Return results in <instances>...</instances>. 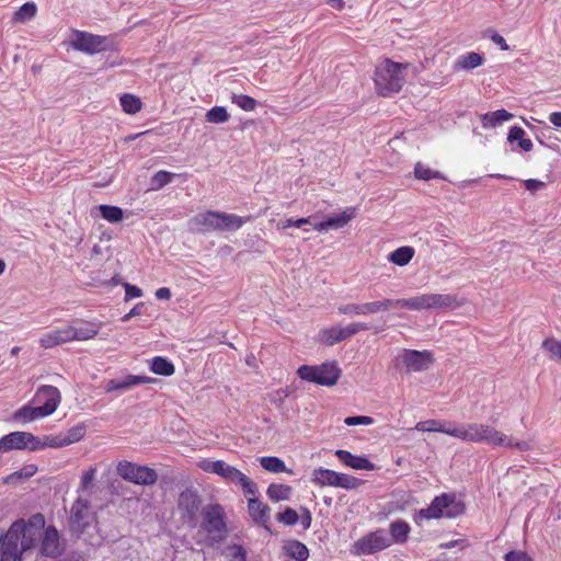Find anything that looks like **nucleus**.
Returning a JSON list of instances; mask_svg holds the SVG:
<instances>
[{
    "instance_id": "2eb2a0df",
    "label": "nucleus",
    "mask_w": 561,
    "mask_h": 561,
    "mask_svg": "<svg viewBox=\"0 0 561 561\" xmlns=\"http://www.w3.org/2000/svg\"><path fill=\"white\" fill-rule=\"evenodd\" d=\"M399 358L408 373L426 370L434 363L433 352L427 350H404Z\"/></svg>"
},
{
    "instance_id": "7c9ffc66",
    "label": "nucleus",
    "mask_w": 561,
    "mask_h": 561,
    "mask_svg": "<svg viewBox=\"0 0 561 561\" xmlns=\"http://www.w3.org/2000/svg\"><path fill=\"white\" fill-rule=\"evenodd\" d=\"M259 461H260L261 467L268 472H273V473L286 472V473L293 474V470L288 469L286 467L284 460H282L278 457L263 456V457L259 458Z\"/></svg>"
},
{
    "instance_id": "f03ea898",
    "label": "nucleus",
    "mask_w": 561,
    "mask_h": 561,
    "mask_svg": "<svg viewBox=\"0 0 561 561\" xmlns=\"http://www.w3.org/2000/svg\"><path fill=\"white\" fill-rule=\"evenodd\" d=\"M451 437L469 443H485L493 446L517 448L528 450L529 444L518 442L493 426L482 423H469L460 426H453Z\"/></svg>"
},
{
    "instance_id": "f704fd0d",
    "label": "nucleus",
    "mask_w": 561,
    "mask_h": 561,
    "mask_svg": "<svg viewBox=\"0 0 561 561\" xmlns=\"http://www.w3.org/2000/svg\"><path fill=\"white\" fill-rule=\"evenodd\" d=\"M414 253L412 247H400L390 253L389 261L399 266H404L413 259Z\"/></svg>"
},
{
    "instance_id": "c85d7f7f",
    "label": "nucleus",
    "mask_w": 561,
    "mask_h": 561,
    "mask_svg": "<svg viewBox=\"0 0 561 561\" xmlns=\"http://www.w3.org/2000/svg\"><path fill=\"white\" fill-rule=\"evenodd\" d=\"M150 370L160 376L169 377L175 371V367L171 360L163 356H154L150 359Z\"/></svg>"
},
{
    "instance_id": "4468645a",
    "label": "nucleus",
    "mask_w": 561,
    "mask_h": 561,
    "mask_svg": "<svg viewBox=\"0 0 561 561\" xmlns=\"http://www.w3.org/2000/svg\"><path fill=\"white\" fill-rule=\"evenodd\" d=\"M391 546V538L383 529H377L360 539L355 543L358 553L371 554L379 552Z\"/></svg>"
},
{
    "instance_id": "bb28decb",
    "label": "nucleus",
    "mask_w": 561,
    "mask_h": 561,
    "mask_svg": "<svg viewBox=\"0 0 561 561\" xmlns=\"http://www.w3.org/2000/svg\"><path fill=\"white\" fill-rule=\"evenodd\" d=\"M483 61H484L483 55L476 53V51H470V53L460 55L456 59V61L454 64V70L455 71L472 70L477 67H480L483 64Z\"/></svg>"
},
{
    "instance_id": "412c9836",
    "label": "nucleus",
    "mask_w": 561,
    "mask_h": 561,
    "mask_svg": "<svg viewBox=\"0 0 561 561\" xmlns=\"http://www.w3.org/2000/svg\"><path fill=\"white\" fill-rule=\"evenodd\" d=\"M153 381L154 379L148 376L127 375L122 379H111L106 381L104 389L106 392L121 391L130 389L138 385L151 383Z\"/></svg>"
},
{
    "instance_id": "4c0bfd02",
    "label": "nucleus",
    "mask_w": 561,
    "mask_h": 561,
    "mask_svg": "<svg viewBox=\"0 0 561 561\" xmlns=\"http://www.w3.org/2000/svg\"><path fill=\"white\" fill-rule=\"evenodd\" d=\"M101 216L108 222H119L123 220V209L112 205H100L99 207Z\"/></svg>"
},
{
    "instance_id": "dca6fc26",
    "label": "nucleus",
    "mask_w": 561,
    "mask_h": 561,
    "mask_svg": "<svg viewBox=\"0 0 561 561\" xmlns=\"http://www.w3.org/2000/svg\"><path fill=\"white\" fill-rule=\"evenodd\" d=\"M34 400L46 417L57 410L61 401V393L57 387L44 385L37 389Z\"/></svg>"
},
{
    "instance_id": "a18cd8bd",
    "label": "nucleus",
    "mask_w": 561,
    "mask_h": 561,
    "mask_svg": "<svg viewBox=\"0 0 561 561\" xmlns=\"http://www.w3.org/2000/svg\"><path fill=\"white\" fill-rule=\"evenodd\" d=\"M85 435V425L78 424L71 428H69L66 433H64V439L66 442V446H69L73 443L80 442Z\"/></svg>"
},
{
    "instance_id": "72a5a7b5",
    "label": "nucleus",
    "mask_w": 561,
    "mask_h": 561,
    "mask_svg": "<svg viewBox=\"0 0 561 561\" xmlns=\"http://www.w3.org/2000/svg\"><path fill=\"white\" fill-rule=\"evenodd\" d=\"M512 118L513 114H511L506 110H496L494 112L485 113L482 116V125L484 128H492Z\"/></svg>"
},
{
    "instance_id": "423d86ee",
    "label": "nucleus",
    "mask_w": 561,
    "mask_h": 561,
    "mask_svg": "<svg viewBox=\"0 0 561 561\" xmlns=\"http://www.w3.org/2000/svg\"><path fill=\"white\" fill-rule=\"evenodd\" d=\"M407 67L408 64L394 62L390 59H386L378 65L374 78L377 93L381 96H390L398 93L402 89L404 81L401 71Z\"/></svg>"
},
{
    "instance_id": "9b49d317",
    "label": "nucleus",
    "mask_w": 561,
    "mask_h": 561,
    "mask_svg": "<svg viewBox=\"0 0 561 561\" xmlns=\"http://www.w3.org/2000/svg\"><path fill=\"white\" fill-rule=\"evenodd\" d=\"M96 519L95 513L91 511L89 500L78 497L70 511L69 529L72 535L81 536L89 526Z\"/></svg>"
},
{
    "instance_id": "338daca9",
    "label": "nucleus",
    "mask_w": 561,
    "mask_h": 561,
    "mask_svg": "<svg viewBox=\"0 0 561 561\" xmlns=\"http://www.w3.org/2000/svg\"><path fill=\"white\" fill-rule=\"evenodd\" d=\"M336 456L346 465L351 466V451L348 450H337Z\"/></svg>"
},
{
    "instance_id": "5fc2aeb1",
    "label": "nucleus",
    "mask_w": 561,
    "mask_h": 561,
    "mask_svg": "<svg viewBox=\"0 0 561 561\" xmlns=\"http://www.w3.org/2000/svg\"><path fill=\"white\" fill-rule=\"evenodd\" d=\"M524 136H525V130L519 126H514L510 129L507 140L511 142H514V141L519 142L522 139L525 138Z\"/></svg>"
},
{
    "instance_id": "49530a36",
    "label": "nucleus",
    "mask_w": 561,
    "mask_h": 561,
    "mask_svg": "<svg viewBox=\"0 0 561 561\" xmlns=\"http://www.w3.org/2000/svg\"><path fill=\"white\" fill-rule=\"evenodd\" d=\"M231 101L233 104L248 112L254 111L257 105L255 99L245 94H233Z\"/></svg>"
},
{
    "instance_id": "7ed1b4c3",
    "label": "nucleus",
    "mask_w": 561,
    "mask_h": 561,
    "mask_svg": "<svg viewBox=\"0 0 561 561\" xmlns=\"http://www.w3.org/2000/svg\"><path fill=\"white\" fill-rule=\"evenodd\" d=\"M33 530L23 519L14 522L0 541V561H18L23 551L33 547Z\"/></svg>"
},
{
    "instance_id": "052dcab7",
    "label": "nucleus",
    "mask_w": 561,
    "mask_h": 561,
    "mask_svg": "<svg viewBox=\"0 0 561 561\" xmlns=\"http://www.w3.org/2000/svg\"><path fill=\"white\" fill-rule=\"evenodd\" d=\"M543 186H545L543 182L535 180V179H529V180L525 181V187L528 191H536V190H538L540 187H543Z\"/></svg>"
},
{
    "instance_id": "c9c22d12",
    "label": "nucleus",
    "mask_w": 561,
    "mask_h": 561,
    "mask_svg": "<svg viewBox=\"0 0 561 561\" xmlns=\"http://www.w3.org/2000/svg\"><path fill=\"white\" fill-rule=\"evenodd\" d=\"M14 417L23 422H31L37 419H43L45 417V415L43 414L38 405L31 407L28 404H25L15 412Z\"/></svg>"
},
{
    "instance_id": "a878e982",
    "label": "nucleus",
    "mask_w": 561,
    "mask_h": 561,
    "mask_svg": "<svg viewBox=\"0 0 561 561\" xmlns=\"http://www.w3.org/2000/svg\"><path fill=\"white\" fill-rule=\"evenodd\" d=\"M453 426H454V424L451 422L431 419V420L417 422L415 424V430L419 432L444 433L446 435L451 436Z\"/></svg>"
},
{
    "instance_id": "37998d69",
    "label": "nucleus",
    "mask_w": 561,
    "mask_h": 561,
    "mask_svg": "<svg viewBox=\"0 0 561 561\" xmlns=\"http://www.w3.org/2000/svg\"><path fill=\"white\" fill-rule=\"evenodd\" d=\"M222 556L225 561H245L247 552L242 546L232 545L228 546L224 551Z\"/></svg>"
},
{
    "instance_id": "1a4fd4ad",
    "label": "nucleus",
    "mask_w": 561,
    "mask_h": 561,
    "mask_svg": "<svg viewBox=\"0 0 561 561\" xmlns=\"http://www.w3.org/2000/svg\"><path fill=\"white\" fill-rule=\"evenodd\" d=\"M300 379L319 386H334L341 370L334 363H323L321 365H302L297 369Z\"/></svg>"
},
{
    "instance_id": "e2e57ef3",
    "label": "nucleus",
    "mask_w": 561,
    "mask_h": 561,
    "mask_svg": "<svg viewBox=\"0 0 561 561\" xmlns=\"http://www.w3.org/2000/svg\"><path fill=\"white\" fill-rule=\"evenodd\" d=\"M142 307V304H137L128 313H126L123 318H122V321L123 322H126L128 320L131 319V317H135V316H138L140 314V309Z\"/></svg>"
},
{
    "instance_id": "6ab92c4d",
    "label": "nucleus",
    "mask_w": 561,
    "mask_h": 561,
    "mask_svg": "<svg viewBox=\"0 0 561 561\" xmlns=\"http://www.w3.org/2000/svg\"><path fill=\"white\" fill-rule=\"evenodd\" d=\"M102 328V323L76 320L68 324L70 339L72 341H88L94 339Z\"/></svg>"
},
{
    "instance_id": "f8f14e48",
    "label": "nucleus",
    "mask_w": 561,
    "mask_h": 561,
    "mask_svg": "<svg viewBox=\"0 0 561 561\" xmlns=\"http://www.w3.org/2000/svg\"><path fill=\"white\" fill-rule=\"evenodd\" d=\"M73 38L70 42V46L75 50H79L89 55L105 51L107 46V36L95 35L89 32L73 30Z\"/></svg>"
},
{
    "instance_id": "20e7f679",
    "label": "nucleus",
    "mask_w": 561,
    "mask_h": 561,
    "mask_svg": "<svg viewBox=\"0 0 561 561\" xmlns=\"http://www.w3.org/2000/svg\"><path fill=\"white\" fill-rule=\"evenodd\" d=\"M250 219L251 217H240L236 214L207 210L195 215L187 224L191 231L206 233L211 231L238 230Z\"/></svg>"
},
{
    "instance_id": "6e6552de",
    "label": "nucleus",
    "mask_w": 561,
    "mask_h": 561,
    "mask_svg": "<svg viewBox=\"0 0 561 561\" xmlns=\"http://www.w3.org/2000/svg\"><path fill=\"white\" fill-rule=\"evenodd\" d=\"M465 513V504L456 501L455 494L443 493L434 497L428 507L419 512L420 517L425 519H438L443 516L455 518Z\"/></svg>"
},
{
    "instance_id": "13d9d810",
    "label": "nucleus",
    "mask_w": 561,
    "mask_h": 561,
    "mask_svg": "<svg viewBox=\"0 0 561 561\" xmlns=\"http://www.w3.org/2000/svg\"><path fill=\"white\" fill-rule=\"evenodd\" d=\"M491 39L494 44H496L502 50H508L510 49V46L507 45L505 38L497 34V33H494L492 36H491Z\"/></svg>"
},
{
    "instance_id": "a19ab883",
    "label": "nucleus",
    "mask_w": 561,
    "mask_h": 561,
    "mask_svg": "<svg viewBox=\"0 0 561 561\" xmlns=\"http://www.w3.org/2000/svg\"><path fill=\"white\" fill-rule=\"evenodd\" d=\"M348 218L347 217H331L320 222H316L313 225L314 230L324 231L329 229H337L346 225Z\"/></svg>"
},
{
    "instance_id": "6e6d98bb",
    "label": "nucleus",
    "mask_w": 561,
    "mask_h": 561,
    "mask_svg": "<svg viewBox=\"0 0 561 561\" xmlns=\"http://www.w3.org/2000/svg\"><path fill=\"white\" fill-rule=\"evenodd\" d=\"M37 471V467L35 465H27L23 467L20 471L14 472L12 476H16L19 478H31Z\"/></svg>"
},
{
    "instance_id": "680f3d73",
    "label": "nucleus",
    "mask_w": 561,
    "mask_h": 561,
    "mask_svg": "<svg viewBox=\"0 0 561 561\" xmlns=\"http://www.w3.org/2000/svg\"><path fill=\"white\" fill-rule=\"evenodd\" d=\"M374 419L370 416H353V426L355 425H371Z\"/></svg>"
},
{
    "instance_id": "b1692460",
    "label": "nucleus",
    "mask_w": 561,
    "mask_h": 561,
    "mask_svg": "<svg viewBox=\"0 0 561 561\" xmlns=\"http://www.w3.org/2000/svg\"><path fill=\"white\" fill-rule=\"evenodd\" d=\"M68 325L51 330L39 339L43 348H53L57 345L71 342Z\"/></svg>"
},
{
    "instance_id": "3c124183",
    "label": "nucleus",
    "mask_w": 561,
    "mask_h": 561,
    "mask_svg": "<svg viewBox=\"0 0 561 561\" xmlns=\"http://www.w3.org/2000/svg\"><path fill=\"white\" fill-rule=\"evenodd\" d=\"M374 470L375 465L367 458L353 455V470Z\"/></svg>"
},
{
    "instance_id": "473e14b6",
    "label": "nucleus",
    "mask_w": 561,
    "mask_h": 561,
    "mask_svg": "<svg viewBox=\"0 0 561 561\" xmlns=\"http://www.w3.org/2000/svg\"><path fill=\"white\" fill-rule=\"evenodd\" d=\"M293 489L290 485L271 483L267 486L266 495L272 502L287 501L290 499Z\"/></svg>"
},
{
    "instance_id": "cd10ccee",
    "label": "nucleus",
    "mask_w": 561,
    "mask_h": 561,
    "mask_svg": "<svg viewBox=\"0 0 561 561\" xmlns=\"http://www.w3.org/2000/svg\"><path fill=\"white\" fill-rule=\"evenodd\" d=\"M284 553L297 561H306L309 557L307 546L298 540H290L283 547Z\"/></svg>"
},
{
    "instance_id": "2f4dec72",
    "label": "nucleus",
    "mask_w": 561,
    "mask_h": 561,
    "mask_svg": "<svg viewBox=\"0 0 561 561\" xmlns=\"http://www.w3.org/2000/svg\"><path fill=\"white\" fill-rule=\"evenodd\" d=\"M66 446L64 439V433L44 435L42 439L36 436V443H34L33 449L41 450L44 448H61Z\"/></svg>"
},
{
    "instance_id": "09e8293b",
    "label": "nucleus",
    "mask_w": 561,
    "mask_h": 561,
    "mask_svg": "<svg viewBox=\"0 0 561 561\" xmlns=\"http://www.w3.org/2000/svg\"><path fill=\"white\" fill-rule=\"evenodd\" d=\"M276 519L284 525L294 526L298 523L299 515L294 508L287 507L283 513L277 514Z\"/></svg>"
},
{
    "instance_id": "774afa93",
    "label": "nucleus",
    "mask_w": 561,
    "mask_h": 561,
    "mask_svg": "<svg viewBox=\"0 0 561 561\" xmlns=\"http://www.w3.org/2000/svg\"><path fill=\"white\" fill-rule=\"evenodd\" d=\"M518 146L524 151H530L533 149V141L529 138H524L518 142Z\"/></svg>"
},
{
    "instance_id": "8fccbe9b",
    "label": "nucleus",
    "mask_w": 561,
    "mask_h": 561,
    "mask_svg": "<svg viewBox=\"0 0 561 561\" xmlns=\"http://www.w3.org/2000/svg\"><path fill=\"white\" fill-rule=\"evenodd\" d=\"M96 476V468L91 467L88 470H85L80 480V490L88 491L93 486L94 480Z\"/></svg>"
},
{
    "instance_id": "f3484780",
    "label": "nucleus",
    "mask_w": 561,
    "mask_h": 561,
    "mask_svg": "<svg viewBox=\"0 0 561 561\" xmlns=\"http://www.w3.org/2000/svg\"><path fill=\"white\" fill-rule=\"evenodd\" d=\"M36 436L28 432H12L0 438V453H9L13 449H28L34 451L33 446Z\"/></svg>"
},
{
    "instance_id": "603ef678",
    "label": "nucleus",
    "mask_w": 561,
    "mask_h": 561,
    "mask_svg": "<svg viewBox=\"0 0 561 561\" xmlns=\"http://www.w3.org/2000/svg\"><path fill=\"white\" fill-rule=\"evenodd\" d=\"M505 561H534L525 551H508L504 556Z\"/></svg>"
},
{
    "instance_id": "bf43d9fd",
    "label": "nucleus",
    "mask_w": 561,
    "mask_h": 561,
    "mask_svg": "<svg viewBox=\"0 0 561 561\" xmlns=\"http://www.w3.org/2000/svg\"><path fill=\"white\" fill-rule=\"evenodd\" d=\"M301 512H302V514H301V524H302L305 529H308L310 527L311 520H312L311 514H310L309 510L306 508V507H301Z\"/></svg>"
},
{
    "instance_id": "39448f33",
    "label": "nucleus",
    "mask_w": 561,
    "mask_h": 561,
    "mask_svg": "<svg viewBox=\"0 0 561 561\" xmlns=\"http://www.w3.org/2000/svg\"><path fill=\"white\" fill-rule=\"evenodd\" d=\"M196 465L204 472L217 474L228 482L240 485L244 496H256L259 493L257 485L251 478L224 460H210L204 458Z\"/></svg>"
},
{
    "instance_id": "e433bc0d",
    "label": "nucleus",
    "mask_w": 561,
    "mask_h": 561,
    "mask_svg": "<svg viewBox=\"0 0 561 561\" xmlns=\"http://www.w3.org/2000/svg\"><path fill=\"white\" fill-rule=\"evenodd\" d=\"M123 111L127 114H136L141 111L142 103L139 98L125 93L119 99Z\"/></svg>"
},
{
    "instance_id": "de8ad7c7",
    "label": "nucleus",
    "mask_w": 561,
    "mask_h": 561,
    "mask_svg": "<svg viewBox=\"0 0 561 561\" xmlns=\"http://www.w3.org/2000/svg\"><path fill=\"white\" fill-rule=\"evenodd\" d=\"M414 176L419 180L430 181L432 179H440L442 174L419 162L414 167Z\"/></svg>"
},
{
    "instance_id": "4d7b16f0",
    "label": "nucleus",
    "mask_w": 561,
    "mask_h": 561,
    "mask_svg": "<svg viewBox=\"0 0 561 561\" xmlns=\"http://www.w3.org/2000/svg\"><path fill=\"white\" fill-rule=\"evenodd\" d=\"M311 220H310V217H307V218H299V219H293V218H288L285 224H284V228H289V227H296V228H301L302 226L307 225V224H310Z\"/></svg>"
},
{
    "instance_id": "ddd939ff",
    "label": "nucleus",
    "mask_w": 561,
    "mask_h": 561,
    "mask_svg": "<svg viewBox=\"0 0 561 561\" xmlns=\"http://www.w3.org/2000/svg\"><path fill=\"white\" fill-rule=\"evenodd\" d=\"M202 527L215 541H219L225 537V513L219 504H211L205 508Z\"/></svg>"
},
{
    "instance_id": "58836bf2",
    "label": "nucleus",
    "mask_w": 561,
    "mask_h": 561,
    "mask_svg": "<svg viewBox=\"0 0 561 561\" xmlns=\"http://www.w3.org/2000/svg\"><path fill=\"white\" fill-rule=\"evenodd\" d=\"M205 118L208 123L222 124L229 121L230 114L224 106H214L207 111Z\"/></svg>"
},
{
    "instance_id": "9d476101",
    "label": "nucleus",
    "mask_w": 561,
    "mask_h": 561,
    "mask_svg": "<svg viewBox=\"0 0 561 561\" xmlns=\"http://www.w3.org/2000/svg\"><path fill=\"white\" fill-rule=\"evenodd\" d=\"M116 470L123 480L138 485H152L158 480L154 469L128 460L119 461Z\"/></svg>"
},
{
    "instance_id": "c03bdc74",
    "label": "nucleus",
    "mask_w": 561,
    "mask_h": 561,
    "mask_svg": "<svg viewBox=\"0 0 561 561\" xmlns=\"http://www.w3.org/2000/svg\"><path fill=\"white\" fill-rule=\"evenodd\" d=\"M542 348L549 353L551 359L561 360V341L556 337H547L542 342Z\"/></svg>"
},
{
    "instance_id": "0e129e2a",
    "label": "nucleus",
    "mask_w": 561,
    "mask_h": 561,
    "mask_svg": "<svg viewBox=\"0 0 561 561\" xmlns=\"http://www.w3.org/2000/svg\"><path fill=\"white\" fill-rule=\"evenodd\" d=\"M156 297L160 300H167L171 297V290L168 287H160L156 291Z\"/></svg>"
},
{
    "instance_id": "4be33fe9",
    "label": "nucleus",
    "mask_w": 561,
    "mask_h": 561,
    "mask_svg": "<svg viewBox=\"0 0 561 561\" xmlns=\"http://www.w3.org/2000/svg\"><path fill=\"white\" fill-rule=\"evenodd\" d=\"M248 499V511L251 518L259 525L267 528L270 520V507L253 495L245 496Z\"/></svg>"
},
{
    "instance_id": "a211bd4d",
    "label": "nucleus",
    "mask_w": 561,
    "mask_h": 561,
    "mask_svg": "<svg viewBox=\"0 0 561 561\" xmlns=\"http://www.w3.org/2000/svg\"><path fill=\"white\" fill-rule=\"evenodd\" d=\"M311 481L319 486L351 488V479L345 473H339L330 469L317 468L311 473Z\"/></svg>"
},
{
    "instance_id": "393cba45",
    "label": "nucleus",
    "mask_w": 561,
    "mask_h": 561,
    "mask_svg": "<svg viewBox=\"0 0 561 561\" xmlns=\"http://www.w3.org/2000/svg\"><path fill=\"white\" fill-rule=\"evenodd\" d=\"M201 501L196 492L192 490L182 491L179 495V507L185 511L190 517H194L199 510Z\"/></svg>"
},
{
    "instance_id": "0eeeda50",
    "label": "nucleus",
    "mask_w": 561,
    "mask_h": 561,
    "mask_svg": "<svg viewBox=\"0 0 561 561\" xmlns=\"http://www.w3.org/2000/svg\"><path fill=\"white\" fill-rule=\"evenodd\" d=\"M465 513V504L456 501L455 494L443 493L434 497L428 507L419 512L420 517L425 519H438L443 516L455 518Z\"/></svg>"
},
{
    "instance_id": "f257e3e1",
    "label": "nucleus",
    "mask_w": 561,
    "mask_h": 561,
    "mask_svg": "<svg viewBox=\"0 0 561 561\" xmlns=\"http://www.w3.org/2000/svg\"><path fill=\"white\" fill-rule=\"evenodd\" d=\"M459 306L457 298L449 294H423L411 298L383 299L379 301L353 305V313L371 314L388 311L394 307L409 310L445 309Z\"/></svg>"
},
{
    "instance_id": "5701e85b",
    "label": "nucleus",
    "mask_w": 561,
    "mask_h": 561,
    "mask_svg": "<svg viewBox=\"0 0 561 561\" xmlns=\"http://www.w3.org/2000/svg\"><path fill=\"white\" fill-rule=\"evenodd\" d=\"M351 335V328L332 327L319 331L317 341L321 344L332 346Z\"/></svg>"
},
{
    "instance_id": "aec40b11",
    "label": "nucleus",
    "mask_w": 561,
    "mask_h": 561,
    "mask_svg": "<svg viewBox=\"0 0 561 561\" xmlns=\"http://www.w3.org/2000/svg\"><path fill=\"white\" fill-rule=\"evenodd\" d=\"M62 547L60 545V538L58 530L55 526H48L44 530V535L41 541L42 554L50 558H56L62 553Z\"/></svg>"
},
{
    "instance_id": "c756f323",
    "label": "nucleus",
    "mask_w": 561,
    "mask_h": 561,
    "mask_svg": "<svg viewBox=\"0 0 561 561\" xmlns=\"http://www.w3.org/2000/svg\"><path fill=\"white\" fill-rule=\"evenodd\" d=\"M410 525L404 522V520H396V522H392L389 526V533H390V538H391V543L392 542H397V543H404L408 538H409V534H410Z\"/></svg>"
},
{
    "instance_id": "ea45409f",
    "label": "nucleus",
    "mask_w": 561,
    "mask_h": 561,
    "mask_svg": "<svg viewBox=\"0 0 561 561\" xmlns=\"http://www.w3.org/2000/svg\"><path fill=\"white\" fill-rule=\"evenodd\" d=\"M175 176V173L165 170L158 171L151 178V190L158 191L163 188L165 185L171 183Z\"/></svg>"
},
{
    "instance_id": "864d4df0",
    "label": "nucleus",
    "mask_w": 561,
    "mask_h": 561,
    "mask_svg": "<svg viewBox=\"0 0 561 561\" xmlns=\"http://www.w3.org/2000/svg\"><path fill=\"white\" fill-rule=\"evenodd\" d=\"M124 288H125V299L126 300H129L133 298H138V297L142 296V290L135 285L126 283L124 285Z\"/></svg>"
},
{
    "instance_id": "69168bd1",
    "label": "nucleus",
    "mask_w": 561,
    "mask_h": 561,
    "mask_svg": "<svg viewBox=\"0 0 561 561\" xmlns=\"http://www.w3.org/2000/svg\"><path fill=\"white\" fill-rule=\"evenodd\" d=\"M549 122L557 128H561V112H552L549 115Z\"/></svg>"
},
{
    "instance_id": "79ce46f5",
    "label": "nucleus",
    "mask_w": 561,
    "mask_h": 561,
    "mask_svg": "<svg viewBox=\"0 0 561 561\" xmlns=\"http://www.w3.org/2000/svg\"><path fill=\"white\" fill-rule=\"evenodd\" d=\"M37 7L34 2H26L14 13V21L25 22L36 15Z\"/></svg>"
}]
</instances>
